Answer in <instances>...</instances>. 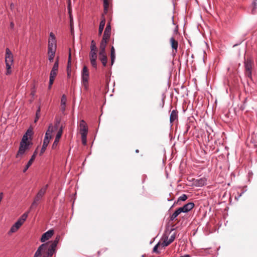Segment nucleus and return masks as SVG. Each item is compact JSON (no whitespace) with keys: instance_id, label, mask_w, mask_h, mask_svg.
<instances>
[{"instance_id":"obj_1","label":"nucleus","mask_w":257,"mask_h":257,"mask_svg":"<svg viewBox=\"0 0 257 257\" xmlns=\"http://www.w3.org/2000/svg\"><path fill=\"white\" fill-rule=\"evenodd\" d=\"M60 238V236L57 235L54 240L42 244L36 251L34 257H40L42 253L43 257H52L56 251V247Z\"/></svg>"},{"instance_id":"obj_2","label":"nucleus","mask_w":257,"mask_h":257,"mask_svg":"<svg viewBox=\"0 0 257 257\" xmlns=\"http://www.w3.org/2000/svg\"><path fill=\"white\" fill-rule=\"evenodd\" d=\"M5 63L6 75H9L12 73V66L14 64V57L13 53L8 48L6 49Z\"/></svg>"},{"instance_id":"obj_3","label":"nucleus","mask_w":257,"mask_h":257,"mask_svg":"<svg viewBox=\"0 0 257 257\" xmlns=\"http://www.w3.org/2000/svg\"><path fill=\"white\" fill-rule=\"evenodd\" d=\"M53 132V124L51 123L49 127L48 130H47L45 138L43 141V143L42 145V147L41 149L40 155L41 156L46 151V148L49 145V142L50 139L52 137V134Z\"/></svg>"},{"instance_id":"obj_4","label":"nucleus","mask_w":257,"mask_h":257,"mask_svg":"<svg viewBox=\"0 0 257 257\" xmlns=\"http://www.w3.org/2000/svg\"><path fill=\"white\" fill-rule=\"evenodd\" d=\"M48 187V185L47 184L41 188V189L38 191L30 206V210L33 209L37 206L39 202L42 200L43 197L45 194Z\"/></svg>"},{"instance_id":"obj_5","label":"nucleus","mask_w":257,"mask_h":257,"mask_svg":"<svg viewBox=\"0 0 257 257\" xmlns=\"http://www.w3.org/2000/svg\"><path fill=\"white\" fill-rule=\"evenodd\" d=\"M97 47L96 46V43L94 40H92L91 42L90 46V52L89 54L90 61L92 66L94 68H97Z\"/></svg>"},{"instance_id":"obj_6","label":"nucleus","mask_w":257,"mask_h":257,"mask_svg":"<svg viewBox=\"0 0 257 257\" xmlns=\"http://www.w3.org/2000/svg\"><path fill=\"white\" fill-rule=\"evenodd\" d=\"M89 78V72L86 66H84L81 71V83L87 90L88 89V80Z\"/></svg>"},{"instance_id":"obj_7","label":"nucleus","mask_w":257,"mask_h":257,"mask_svg":"<svg viewBox=\"0 0 257 257\" xmlns=\"http://www.w3.org/2000/svg\"><path fill=\"white\" fill-rule=\"evenodd\" d=\"M244 68L245 75L248 78H252V69L253 65V61L250 59H245L244 61Z\"/></svg>"},{"instance_id":"obj_8","label":"nucleus","mask_w":257,"mask_h":257,"mask_svg":"<svg viewBox=\"0 0 257 257\" xmlns=\"http://www.w3.org/2000/svg\"><path fill=\"white\" fill-rule=\"evenodd\" d=\"M32 145V144H26L20 143V147L18 152L16 155L17 158L22 157L25 153V152L29 150L30 147Z\"/></svg>"},{"instance_id":"obj_9","label":"nucleus","mask_w":257,"mask_h":257,"mask_svg":"<svg viewBox=\"0 0 257 257\" xmlns=\"http://www.w3.org/2000/svg\"><path fill=\"white\" fill-rule=\"evenodd\" d=\"M207 179L205 177L200 178L193 180V184L196 187H202L207 184Z\"/></svg>"},{"instance_id":"obj_10","label":"nucleus","mask_w":257,"mask_h":257,"mask_svg":"<svg viewBox=\"0 0 257 257\" xmlns=\"http://www.w3.org/2000/svg\"><path fill=\"white\" fill-rule=\"evenodd\" d=\"M194 203L189 202L179 208L182 212L187 213L192 210L194 208Z\"/></svg>"},{"instance_id":"obj_11","label":"nucleus","mask_w":257,"mask_h":257,"mask_svg":"<svg viewBox=\"0 0 257 257\" xmlns=\"http://www.w3.org/2000/svg\"><path fill=\"white\" fill-rule=\"evenodd\" d=\"M54 230H49L47 232H45L43 234L41 238V241L42 242H45L46 240H49L53 235Z\"/></svg>"},{"instance_id":"obj_12","label":"nucleus","mask_w":257,"mask_h":257,"mask_svg":"<svg viewBox=\"0 0 257 257\" xmlns=\"http://www.w3.org/2000/svg\"><path fill=\"white\" fill-rule=\"evenodd\" d=\"M98 55L99 60L101 62L103 66L105 67L107 63V57L106 52L99 51Z\"/></svg>"},{"instance_id":"obj_13","label":"nucleus","mask_w":257,"mask_h":257,"mask_svg":"<svg viewBox=\"0 0 257 257\" xmlns=\"http://www.w3.org/2000/svg\"><path fill=\"white\" fill-rule=\"evenodd\" d=\"M80 133L81 135L87 134L88 129L87 124L83 119L80 122Z\"/></svg>"},{"instance_id":"obj_14","label":"nucleus","mask_w":257,"mask_h":257,"mask_svg":"<svg viewBox=\"0 0 257 257\" xmlns=\"http://www.w3.org/2000/svg\"><path fill=\"white\" fill-rule=\"evenodd\" d=\"M33 134L32 130L29 129L27 130L26 134L23 136L22 139L20 143L26 144H32L31 141H28V136H31Z\"/></svg>"},{"instance_id":"obj_15","label":"nucleus","mask_w":257,"mask_h":257,"mask_svg":"<svg viewBox=\"0 0 257 257\" xmlns=\"http://www.w3.org/2000/svg\"><path fill=\"white\" fill-rule=\"evenodd\" d=\"M178 119V111L177 109L173 110L170 113V122L171 124Z\"/></svg>"},{"instance_id":"obj_16","label":"nucleus","mask_w":257,"mask_h":257,"mask_svg":"<svg viewBox=\"0 0 257 257\" xmlns=\"http://www.w3.org/2000/svg\"><path fill=\"white\" fill-rule=\"evenodd\" d=\"M59 66V59L57 58L53 66V68L51 71L50 76H53L54 77H56L57 71L58 70Z\"/></svg>"},{"instance_id":"obj_17","label":"nucleus","mask_w":257,"mask_h":257,"mask_svg":"<svg viewBox=\"0 0 257 257\" xmlns=\"http://www.w3.org/2000/svg\"><path fill=\"white\" fill-rule=\"evenodd\" d=\"M50 38L48 40V46L57 47L56 40L55 35L53 32L50 33Z\"/></svg>"},{"instance_id":"obj_18","label":"nucleus","mask_w":257,"mask_h":257,"mask_svg":"<svg viewBox=\"0 0 257 257\" xmlns=\"http://www.w3.org/2000/svg\"><path fill=\"white\" fill-rule=\"evenodd\" d=\"M37 151H35L34 152L33 155L31 156V159L28 161V162L27 163V165H26L25 168L23 170V172L24 173L26 172L27 171V170L29 169V168L31 166V165L32 164L33 161L35 159L36 156L37 155Z\"/></svg>"},{"instance_id":"obj_19","label":"nucleus","mask_w":257,"mask_h":257,"mask_svg":"<svg viewBox=\"0 0 257 257\" xmlns=\"http://www.w3.org/2000/svg\"><path fill=\"white\" fill-rule=\"evenodd\" d=\"M109 38L102 37V39L100 44V50L99 51L105 52V48L107 45Z\"/></svg>"},{"instance_id":"obj_20","label":"nucleus","mask_w":257,"mask_h":257,"mask_svg":"<svg viewBox=\"0 0 257 257\" xmlns=\"http://www.w3.org/2000/svg\"><path fill=\"white\" fill-rule=\"evenodd\" d=\"M170 42L173 51H175V52L176 53L177 52L178 47V41H176L173 37H172L170 38Z\"/></svg>"},{"instance_id":"obj_21","label":"nucleus","mask_w":257,"mask_h":257,"mask_svg":"<svg viewBox=\"0 0 257 257\" xmlns=\"http://www.w3.org/2000/svg\"><path fill=\"white\" fill-rule=\"evenodd\" d=\"M105 25V19L104 16L102 15L101 17V20L100 22L99 26V29H98V35L101 36L103 30L104 29V27Z\"/></svg>"},{"instance_id":"obj_22","label":"nucleus","mask_w":257,"mask_h":257,"mask_svg":"<svg viewBox=\"0 0 257 257\" xmlns=\"http://www.w3.org/2000/svg\"><path fill=\"white\" fill-rule=\"evenodd\" d=\"M111 34V26L110 23H108L106 25V27L105 29L103 37L110 38Z\"/></svg>"},{"instance_id":"obj_23","label":"nucleus","mask_w":257,"mask_h":257,"mask_svg":"<svg viewBox=\"0 0 257 257\" xmlns=\"http://www.w3.org/2000/svg\"><path fill=\"white\" fill-rule=\"evenodd\" d=\"M22 224L20 222L17 221L11 228L9 234H11L16 232L18 229L21 226Z\"/></svg>"},{"instance_id":"obj_24","label":"nucleus","mask_w":257,"mask_h":257,"mask_svg":"<svg viewBox=\"0 0 257 257\" xmlns=\"http://www.w3.org/2000/svg\"><path fill=\"white\" fill-rule=\"evenodd\" d=\"M67 98L65 95L63 94L61 99V109L62 112L65 110Z\"/></svg>"},{"instance_id":"obj_25","label":"nucleus","mask_w":257,"mask_h":257,"mask_svg":"<svg viewBox=\"0 0 257 257\" xmlns=\"http://www.w3.org/2000/svg\"><path fill=\"white\" fill-rule=\"evenodd\" d=\"M163 237L164 240L162 242H161V246L162 247H165L171 243V242L169 240L168 237L167 236L164 235Z\"/></svg>"},{"instance_id":"obj_26","label":"nucleus","mask_w":257,"mask_h":257,"mask_svg":"<svg viewBox=\"0 0 257 257\" xmlns=\"http://www.w3.org/2000/svg\"><path fill=\"white\" fill-rule=\"evenodd\" d=\"M110 58L111 65H112L115 59V49L113 46H112L110 49Z\"/></svg>"},{"instance_id":"obj_27","label":"nucleus","mask_w":257,"mask_h":257,"mask_svg":"<svg viewBox=\"0 0 257 257\" xmlns=\"http://www.w3.org/2000/svg\"><path fill=\"white\" fill-rule=\"evenodd\" d=\"M61 136H59V134H57L56 135V136L55 137V140H54V142H53V144H52V149H56L57 146H58V144L59 143V140L61 138Z\"/></svg>"},{"instance_id":"obj_28","label":"nucleus","mask_w":257,"mask_h":257,"mask_svg":"<svg viewBox=\"0 0 257 257\" xmlns=\"http://www.w3.org/2000/svg\"><path fill=\"white\" fill-rule=\"evenodd\" d=\"M180 208H178L171 216L170 220L171 221L174 220L181 213Z\"/></svg>"},{"instance_id":"obj_29","label":"nucleus","mask_w":257,"mask_h":257,"mask_svg":"<svg viewBox=\"0 0 257 257\" xmlns=\"http://www.w3.org/2000/svg\"><path fill=\"white\" fill-rule=\"evenodd\" d=\"M29 211L27 212H25L24 213L21 217L17 220V221L21 223V224L22 225L25 221L26 220L28 215Z\"/></svg>"},{"instance_id":"obj_30","label":"nucleus","mask_w":257,"mask_h":257,"mask_svg":"<svg viewBox=\"0 0 257 257\" xmlns=\"http://www.w3.org/2000/svg\"><path fill=\"white\" fill-rule=\"evenodd\" d=\"M103 1L104 13L106 14L108 12L109 2H108V0H103Z\"/></svg>"},{"instance_id":"obj_31","label":"nucleus","mask_w":257,"mask_h":257,"mask_svg":"<svg viewBox=\"0 0 257 257\" xmlns=\"http://www.w3.org/2000/svg\"><path fill=\"white\" fill-rule=\"evenodd\" d=\"M56 47L48 46V53H56Z\"/></svg>"},{"instance_id":"obj_32","label":"nucleus","mask_w":257,"mask_h":257,"mask_svg":"<svg viewBox=\"0 0 257 257\" xmlns=\"http://www.w3.org/2000/svg\"><path fill=\"white\" fill-rule=\"evenodd\" d=\"M187 198L188 196L187 195L183 194L178 198L177 202L179 201H185L187 199Z\"/></svg>"},{"instance_id":"obj_33","label":"nucleus","mask_w":257,"mask_h":257,"mask_svg":"<svg viewBox=\"0 0 257 257\" xmlns=\"http://www.w3.org/2000/svg\"><path fill=\"white\" fill-rule=\"evenodd\" d=\"M159 246H161V242H159L153 248V251L156 253L159 254L160 251L158 250Z\"/></svg>"},{"instance_id":"obj_34","label":"nucleus","mask_w":257,"mask_h":257,"mask_svg":"<svg viewBox=\"0 0 257 257\" xmlns=\"http://www.w3.org/2000/svg\"><path fill=\"white\" fill-rule=\"evenodd\" d=\"M40 111H41V108H40V106H39L38 107V109L37 110V111L36 113V117H35V121H34L35 122H36L40 117Z\"/></svg>"},{"instance_id":"obj_35","label":"nucleus","mask_w":257,"mask_h":257,"mask_svg":"<svg viewBox=\"0 0 257 257\" xmlns=\"http://www.w3.org/2000/svg\"><path fill=\"white\" fill-rule=\"evenodd\" d=\"M257 0H254L252 3V5L253 6V9L252 10V13L254 14L255 12V10L257 8V3H256Z\"/></svg>"},{"instance_id":"obj_36","label":"nucleus","mask_w":257,"mask_h":257,"mask_svg":"<svg viewBox=\"0 0 257 257\" xmlns=\"http://www.w3.org/2000/svg\"><path fill=\"white\" fill-rule=\"evenodd\" d=\"M55 78V77H54L53 76H50L49 89H51V86L52 85L54 82Z\"/></svg>"},{"instance_id":"obj_37","label":"nucleus","mask_w":257,"mask_h":257,"mask_svg":"<svg viewBox=\"0 0 257 257\" xmlns=\"http://www.w3.org/2000/svg\"><path fill=\"white\" fill-rule=\"evenodd\" d=\"M48 60L50 61V62H52L53 61L54 58V57H55V53H48Z\"/></svg>"},{"instance_id":"obj_38","label":"nucleus","mask_w":257,"mask_h":257,"mask_svg":"<svg viewBox=\"0 0 257 257\" xmlns=\"http://www.w3.org/2000/svg\"><path fill=\"white\" fill-rule=\"evenodd\" d=\"M71 53L70 52L69 54V58H68V60L67 70L71 69Z\"/></svg>"},{"instance_id":"obj_39","label":"nucleus","mask_w":257,"mask_h":257,"mask_svg":"<svg viewBox=\"0 0 257 257\" xmlns=\"http://www.w3.org/2000/svg\"><path fill=\"white\" fill-rule=\"evenodd\" d=\"M67 8H68L69 15H71V14H72V8H71V6L70 0H68Z\"/></svg>"},{"instance_id":"obj_40","label":"nucleus","mask_w":257,"mask_h":257,"mask_svg":"<svg viewBox=\"0 0 257 257\" xmlns=\"http://www.w3.org/2000/svg\"><path fill=\"white\" fill-rule=\"evenodd\" d=\"M81 136V140L83 145H85L86 144V137L87 135H83Z\"/></svg>"},{"instance_id":"obj_41","label":"nucleus","mask_w":257,"mask_h":257,"mask_svg":"<svg viewBox=\"0 0 257 257\" xmlns=\"http://www.w3.org/2000/svg\"><path fill=\"white\" fill-rule=\"evenodd\" d=\"M60 120H57L56 121V123L55 124V126H53V131L55 130H57L58 127V125L60 124Z\"/></svg>"},{"instance_id":"obj_42","label":"nucleus","mask_w":257,"mask_h":257,"mask_svg":"<svg viewBox=\"0 0 257 257\" xmlns=\"http://www.w3.org/2000/svg\"><path fill=\"white\" fill-rule=\"evenodd\" d=\"M60 120H57L56 121V123L55 124V126H53V131L55 130H57L58 127V125L60 124Z\"/></svg>"},{"instance_id":"obj_43","label":"nucleus","mask_w":257,"mask_h":257,"mask_svg":"<svg viewBox=\"0 0 257 257\" xmlns=\"http://www.w3.org/2000/svg\"><path fill=\"white\" fill-rule=\"evenodd\" d=\"M176 237V234L174 233L173 234L171 235L170 238H169V240L171 242V243L174 240Z\"/></svg>"},{"instance_id":"obj_44","label":"nucleus","mask_w":257,"mask_h":257,"mask_svg":"<svg viewBox=\"0 0 257 257\" xmlns=\"http://www.w3.org/2000/svg\"><path fill=\"white\" fill-rule=\"evenodd\" d=\"M69 19H70V24L71 28H72L73 24V20L72 17V14H71V15H69Z\"/></svg>"},{"instance_id":"obj_45","label":"nucleus","mask_w":257,"mask_h":257,"mask_svg":"<svg viewBox=\"0 0 257 257\" xmlns=\"http://www.w3.org/2000/svg\"><path fill=\"white\" fill-rule=\"evenodd\" d=\"M62 132H63V126H61L60 127V129L59 130L58 132H57V134H59V136L61 137Z\"/></svg>"},{"instance_id":"obj_46","label":"nucleus","mask_w":257,"mask_h":257,"mask_svg":"<svg viewBox=\"0 0 257 257\" xmlns=\"http://www.w3.org/2000/svg\"><path fill=\"white\" fill-rule=\"evenodd\" d=\"M185 127H186V131L184 132V134H186L188 132V131H189V130L190 128V126L188 124H186Z\"/></svg>"},{"instance_id":"obj_47","label":"nucleus","mask_w":257,"mask_h":257,"mask_svg":"<svg viewBox=\"0 0 257 257\" xmlns=\"http://www.w3.org/2000/svg\"><path fill=\"white\" fill-rule=\"evenodd\" d=\"M164 99L162 98L161 102L160 103V107L161 108H163L164 107Z\"/></svg>"},{"instance_id":"obj_48","label":"nucleus","mask_w":257,"mask_h":257,"mask_svg":"<svg viewBox=\"0 0 257 257\" xmlns=\"http://www.w3.org/2000/svg\"><path fill=\"white\" fill-rule=\"evenodd\" d=\"M67 77L70 78L71 76V69L67 70Z\"/></svg>"},{"instance_id":"obj_49","label":"nucleus","mask_w":257,"mask_h":257,"mask_svg":"<svg viewBox=\"0 0 257 257\" xmlns=\"http://www.w3.org/2000/svg\"><path fill=\"white\" fill-rule=\"evenodd\" d=\"M15 26L14 23L13 22H11L10 23V27L11 29H13Z\"/></svg>"},{"instance_id":"obj_50","label":"nucleus","mask_w":257,"mask_h":257,"mask_svg":"<svg viewBox=\"0 0 257 257\" xmlns=\"http://www.w3.org/2000/svg\"><path fill=\"white\" fill-rule=\"evenodd\" d=\"M180 257H190V255L188 254H185L183 256H181Z\"/></svg>"},{"instance_id":"obj_51","label":"nucleus","mask_w":257,"mask_h":257,"mask_svg":"<svg viewBox=\"0 0 257 257\" xmlns=\"http://www.w3.org/2000/svg\"><path fill=\"white\" fill-rule=\"evenodd\" d=\"M35 94V91H32V92H31V95H32L34 96Z\"/></svg>"},{"instance_id":"obj_52","label":"nucleus","mask_w":257,"mask_h":257,"mask_svg":"<svg viewBox=\"0 0 257 257\" xmlns=\"http://www.w3.org/2000/svg\"><path fill=\"white\" fill-rule=\"evenodd\" d=\"M135 152H136V153H138L139 152V150L137 149L136 150Z\"/></svg>"},{"instance_id":"obj_53","label":"nucleus","mask_w":257,"mask_h":257,"mask_svg":"<svg viewBox=\"0 0 257 257\" xmlns=\"http://www.w3.org/2000/svg\"><path fill=\"white\" fill-rule=\"evenodd\" d=\"M13 6H14V5H13V4H12L11 5V7H13Z\"/></svg>"},{"instance_id":"obj_54","label":"nucleus","mask_w":257,"mask_h":257,"mask_svg":"<svg viewBox=\"0 0 257 257\" xmlns=\"http://www.w3.org/2000/svg\"><path fill=\"white\" fill-rule=\"evenodd\" d=\"M13 6H14V5H13V4H12L11 5V7H13Z\"/></svg>"}]
</instances>
